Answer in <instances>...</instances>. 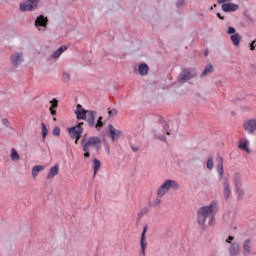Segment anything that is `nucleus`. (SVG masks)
Here are the masks:
<instances>
[{
	"mask_svg": "<svg viewBox=\"0 0 256 256\" xmlns=\"http://www.w3.org/2000/svg\"><path fill=\"white\" fill-rule=\"evenodd\" d=\"M2 125H4V127H11V122H9V120H7V118H3Z\"/></svg>",
	"mask_w": 256,
	"mask_h": 256,
	"instance_id": "obj_36",
	"label": "nucleus"
},
{
	"mask_svg": "<svg viewBox=\"0 0 256 256\" xmlns=\"http://www.w3.org/2000/svg\"><path fill=\"white\" fill-rule=\"evenodd\" d=\"M109 117H117V109H112L108 111Z\"/></svg>",
	"mask_w": 256,
	"mask_h": 256,
	"instance_id": "obj_35",
	"label": "nucleus"
},
{
	"mask_svg": "<svg viewBox=\"0 0 256 256\" xmlns=\"http://www.w3.org/2000/svg\"><path fill=\"white\" fill-rule=\"evenodd\" d=\"M45 167L43 165H36L32 168V177H37L39 175L40 171H43Z\"/></svg>",
	"mask_w": 256,
	"mask_h": 256,
	"instance_id": "obj_26",
	"label": "nucleus"
},
{
	"mask_svg": "<svg viewBox=\"0 0 256 256\" xmlns=\"http://www.w3.org/2000/svg\"><path fill=\"white\" fill-rule=\"evenodd\" d=\"M230 39H231L233 45L235 47H238L239 43H241V34L235 33V34L231 35Z\"/></svg>",
	"mask_w": 256,
	"mask_h": 256,
	"instance_id": "obj_24",
	"label": "nucleus"
},
{
	"mask_svg": "<svg viewBox=\"0 0 256 256\" xmlns=\"http://www.w3.org/2000/svg\"><path fill=\"white\" fill-rule=\"evenodd\" d=\"M63 77H65V79H67V81H69V79H71V74H69V72H64Z\"/></svg>",
	"mask_w": 256,
	"mask_h": 256,
	"instance_id": "obj_42",
	"label": "nucleus"
},
{
	"mask_svg": "<svg viewBox=\"0 0 256 256\" xmlns=\"http://www.w3.org/2000/svg\"><path fill=\"white\" fill-rule=\"evenodd\" d=\"M41 129H42V138H43V141H45V139L47 138V133H49V130L47 129V126L43 122L41 123Z\"/></svg>",
	"mask_w": 256,
	"mask_h": 256,
	"instance_id": "obj_30",
	"label": "nucleus"
},
{
	"mask_svg": "<svg viewBox=\"0 0 256 256\" xmlns=\"http://www.w3.org/2000/svg\"><path fill=\"white\" fill-rule=\"evenodd\" d=\"M76 118L81 121L87 119V110H84L81 104H78L75 110Z\"/></svg>",
	"mask_w": 256,
	"mask_h": 256,
	"instance_id": "obj_16",
	"label": "nucleus"
},
{
	"mask_svg": "<svg viewBox=\"0 0 256 256\" xmlns=\"http://www.w3.org/2000/svg\"><path fill=\"white\" fill-rule=\"evenodd\" d=\"M50 103H51V106H50V107H52V109H57V107H58V105H59V101H58L56 98H54L53 100H51Z\"/></svg>",
	"mask_w": 256,
	"mask_h": 256,
	"instance_id": "obj_34",
	"label": "nucleus"
},
{
	"mask_svg": "<svg viewBox=\"0 0 256 256\" xmlns=\"http://www.w3.org/2000/svg\"><path fill=\"white\" fill-rule=\"evenodd\" d=\"M233 184L235 189H239V187H243V175L241 173L239 172L234 173Z\"/></svg>",
	"mask_w": 256,
	"mask_h": 256,
	"instance_id": "obj_18",
	"label": "nucleus"
},
{
	"mask_svg": "<svg viewBox=\"0 0 256 256\" xmlns=\"http://www.w3.org/2000/svg\"><path fill=\"white\" fill-rule=\"evenodd\" d=\"M255 40L251 42L250 44V51H255Z\"/></svg>",
	"mask_w": 256,
	"mask_h": 256,
	"instance_id": "obj_43",
	"label": "nucleus"
},
{
	"mask_svg": "<svg viewBox=\"0 0 256 256\" xmlns=\"http://www.w3.org/2000/svg\"><path fill=\"white\" fill-rule=\"evenodd\" d=\"M56 175H59V165L58 164H56L50 168L46 178L54 179L56 177Z\"/></svg>",
	"mask_w": 256,
	"mask_h": 256,
	"instance_id": "obj_20",
	"label": "nucleus"
},
{
	"mask_svg": "<svg viewBox=\"0 0 256 256\" xmlns=\"http://www.w3.org/2000/svg\"><path fill=\"white\" fill-rule=\"evenodd\" d=\"M235 31L236 30L234 27H229L227 33H228V35H235Z\"/></svg>",
	"mask_w": 256,
	"mask_h": 256,
	"instance_id": "obj_40",
	"label": "nucleus"
},
{
	"mask_svg": "<svg viewBox=\"0 0 256 256\" xmlns=\"http://www.w3.org/2000/svg\"><path fill=\"white\" fill-rule=\"evenodd\" d=\"M216 163V171L218 173V177L219 179H223V176L225 175V170L223 169V157L218 156Z\"/></svg>",
	"mask_w": 256,
	"mask_h": 256,
	"instance_id": "obj_13",
	"label": "nucleus"
},
{
	"mask_svg": "<svg viewBox=\"0 0 256 256\" xmlns=\"http://www.w3.org/2000/svg\"><path fill=\"white\" fill-rule=\"evenodd\" d=\"M194 77H197V73H195V70L186 68L180 72L177 77V81L181 85H183L184 83H187V81H191V79H194Z\"/></svg>",
	"mask_w": 256,
	"mask_h": 256,
	"instance_id": "obj_4",
	"label": "nucleus"
},
{
	"mask_svg": "<svg viewBox=\"0 0 256 256\" xmlns=\"http://www.w3.org/2000/svg\"><path fill=\"white\" fill-rule=\"evenodd\" d=\"M10 61L14 67H19V65H21V63H23V61H24L23 53L18 52V53L12 54Z\"/></svg>",
	"mask_w": 256,
	"mask_h": 256,
	"instance_id": "obj_10",
	"label": "nucleus"
},
{
	"mask_svg": "<svg viewBox=\"0 0 256 256\" xmlns=\"http://www.w3.org/2000/svg\"><path fill=\"white\" fill-rule=\"evenodd\" d=\"M10 158H11V161H14V163H17V161L21 159V156H19V153L15 148H12L10 152Z\"/></svg>",
	"mask_w": 256,
	"mask_h": 256,
	"instance_id": "obj_25",
	"label": "nucleus"
},
{
	"mask_svg": "<svg viewBox=\"0 0 256 256\" xmlns=\"http://www.w3.org/2000/svg\"><path fill=\"white\" fill-rule=\"evenodd\" d=\"M236 193L238 194V197H243L245 195V191L239 187V189H235Z\"/></svg>",
	"mask_w": 256,
	"mask_h": 256,
	"instance_id": "obj_38",
	"label": "nucleus"
},
{
	"mask_svg": "<svg viewBox=\"0 0 256 256\" xmlns=\"http://www.w3.org/2000/svg\"><path fill=\"white\" fill-rule=\"evenodd\" d=\"M249 145V139L240 138L237 147L238 149H240V151H244L245 153H247V155H249V153H251V148H249Z\"/></svg>",
	"mask_w": 256,
	"mask_h": 256,
	"instance_id": "obj_9",
	"label": "nucleus"
},
{
	"mask_svg": "<svg viewBox=\"0 0 256 256\" xmlns=\"http://www.w3.org/2000/svg\"><path fill=\"white\" fill-rule=\"evenodd\" d=\"M206 167L211 171L213 167H215V163L213 162V157H209L207 162H206Z\"/></svg>",
	"mask_w": 256,
	"mask_h": 256,
	"instance_id": "obj_31",
	"label": "nucleus"
},
{
	"mask_svg": "<svg viewBox=\"0 0 256 256\" xmlns=\"http://www.w3.org/2000/svg\"><path fill=\"white\" fill-rule=\"evenodd\" d=\"M169 189H181V186L175 180H166L157 190V197H165L169 193Z\"/></svg>",
	"mask_w": 256,
	"mask_h": 256,
	"instance_id": "obj_3",
	"label": "nucleus"
},
{
	"mask_svg": "<svg viewBox=\"0 0 256 256\" xmlns=\"http://www.w3.org/2000/svg\"><path fill=\"white\" fill-rule=\"evenodd\" d=\"M39 0H26L24 3L20 4L21 11H33V9H37V5Z\"/></svg>",
	"mask_w": 256,
	"mask_h": 256,
	"instance_id": "obj_6",
	"label": "nucleus"
},
{
	"mask_svg": "<svg viewBox=\"0 0 256 256\" xmlns=\"http://www.w3.org/2000/svg\"><path fill=\"white\" fill-rule=\"evenodd\" d=\"M208 54H209V52L206 51V52H205V55H208Z\"/></svg>",
	"mask_w": 256,
	"mask_h": 256,
	"instance_id": "obj_50",
	"label": "nucleus"
},
{
	"mask_svg": "<svg viewBox=\"0 0 256 256\" xmlns=\"http://www.w3.org/2000/svg\"><path fill=\"white\" fill-rule=\"evenodd\" d=\"M69 47L67 45H62L60 46L53 54H52V59H59L65 51H67Z\"/></svg>",
	"mask_w": 256,
	"mask_h": 256,
	"instance_id": "obj_19",
	"label": "nucleus"
},
{
	"mask_svg": "<svg viewBox=\"0 0 256 256\" xmlns=\"http://www.w3.org/2000/svg\"><path fill=\"white\" fill-rule=\"evenodd\" d=\"M94 127H96V129H98V131H99V129H101V127H103V117H102V116H100V117L98 118V121H97V123L94 125Z\"/></svg>",
	"mask_w": 256,
	"mask_h": 256,
	"instance_id": "obj_33",
	"label": "nucleus"
},
{
	"mask_svg": "<svg viewBox=\"0 0 256 256\" xmlns=\"http://www.w3.org/2000/svg\"><path fill=\"white\" fill-rule=\"evenodd\" d=\"M235 239L233 236H229L228 239L226 240V243H231Z\"/></svg>",
	"mask_w": 256,
	"mask_h": 256,
	"instance_id": "obj_47",
	"label": "nucleus"
},
{
	"mask_svg": "<svg viewBox=\"0 0 256 256\" xmlns=\"http://www.w3.org/2000/svg\"><path fill=\"white\" fill-rule=\"evenodd\" d=\"M237 9H239L238 4L231 3V2L222 4V11H224V13H233L237 11Z\"/></svg>",
	"mask_w": 256,
	"mask_h": 256,
	"instance_id": "obj_15",
	"label": "nucleus"
},
{
	"mask_svg": "<svg viewBox=\"0 0 256 256\" xmlns=\"http://www.w3.org/2000/svg\"><path fill=\"white\" fill-rule=\"evenodd\" d=\"M48 22L49 20L47 19V17L40 15L35 20V27L36 29H38V31H45Z\"/></svg>",
	"mask_w": 256,
	"mask_h": 256,
	"instance_id": "obj_8",
	"label": "nucleus"
},
{
	"mask_svg": "<svg viewBox=\"0 0 256 256\" xmlns=\"http://www.w3.org/2000/svg\"><path fill=\"white\" fill-rule=\"evenodd\" d=\"M161 205V197L157 196L154 200L149 202V207H159Z\"/></svg>",
	"mask_w": 256,
	"mask_h": 256,
	"instance_id": "obj_29",
	"label": "nucleus"
},
{
	"mask_svg": "<svg viewBox=\"0 0 256 256\" xmlns=\"http://www.w3.org/2000/svg\"><path fill=\"white\" fill-rule=\"evenodd\" d=\"M95 117H97V112L93 110L86 111V120L90 127H95Z\"/></svg>",
	"mask_w": 256,
	"mask_h": 256,
	"instance_id": "obj_17",
	"label": "nucleus"
},
{
	"mask_svg": "<svg viewBox=\"0 0 256 256\" xmlns=\"http://www.w3.org/2000/svg\"><path fill=\"white\" fill-rule=\"evenodd\" d=\"M243 129L248 133V135H253L256 131V120L255 119H249L246 120L243 124Z\"/></svg>",
	"mask_w": 256,
	"mask_h": 256,
	"instance_id": "obj_7",
	"label": "nucleus"
},
{
	"mask_svg": "<svg viewBox=\"0 0 256 256\" xmlns=\"http://www.w3.org/2000/svg\"><path fill=\"white\" fill-rule=\"evenodd\" d=\"M131 150H132L134 153H137V151H139V147H137V146H131Z\"/></svg>",
	"mask_w": 256,
	"mask_h": 256,
	"instance_id": "obj_45",
	"label": "nucleus"
},
{
	"mask_svg": "<svg viewBox=\"0 0 256 256\" xmlns=\"http://www.w3.org/2000/svg\"><path fill=\"white\" fill-rule=\"evenodd\" d=\"M213 71V65L208 64L206 65L204 71L201 74V77H207V75H209V73H211Z\"/></svg>",
	"mask_w": 256,
	"mask_h": 256,
	"instance_id": "obj_28",
	"label": "nucleus"
},
{
	"mask_svg": "<svg viewBox=\"0 0 256 256\" xmlns=\"http://www.w3.org/2000/svg\"><path fill=\"white\" fill-rule=\"evenodd\" d=\"M49 111H50L51 115H53V116L57 115V111L55 109H53V107H50Z\"/></svg>",
	"mask_w": 256,
	"mask_h": 256,
	"instance_id": "obj_44",
	"label": "nucleus"
},
{
	"mask_svg": "<svg viewBox=\"0 0 256 256\" xmlns=\"http://www.w3.org/2000/svg\"><path fill=\"white\" fill-rule=\"evenodd\" d=\"M138 73L142 77H145L149 73V66L146 63H142L138 66Z\"/></svg>",
	"mask_w": 256,
	"mask_h": 256,
	"instance_id": "obj_21",
	"label": "nucleus"
},
{
	"mask_svg": "<svg viewBox=\"0 0 256 256\" xmlns=\"http://www.w3.org/2000/svg\"><path fill=\"white\" fill-rule=\"evenodd\" d=\"M147 213H149V208L147 207L142 208L138 213V219H141V217H143V215H147Z\"/></svg>",
	"mask_w": 256,
	"mask_h": 256,
	"instance_id": "obj_32",
	"label": "nucleus"
},
{
	"mask_svg": "<svg viewBox=\"0 0 256 256\" xmlns=\"http://www.w3.org/2000/svg\"><path fill=\"white\" fill-rule=\"evenodd\" d=\"M109 129V137L112 139V141H117L119 137H121L122 133L121 130H117L115 127H113L112 124L108 126Z\"/></svg>",
	"mask_w": 256,
	"mask_h": 256,
	"instance_id": "obj_12",
	"label": "nucleus"
},
{
	"mask_svg": "<svg viewBox=\"0 0 256 256\" xmlns=\"http://www.w3.org/2000/svg\"><path fill=\"white\" fill-rule=\"evenodd\" d=\"M239 249H240L239 244H237V243L231 244L228 249L229 255H231V256L239 255Z\"/></svg>",
	"mask_w": 256,
	"mask_h": 256,
	"instance_id": "obj_22",
	"label": "nucleus"
},
{
	"mask_svg": "<svg viewBox=\"0 0 256 256\" xmlns=\"http://www.w3.org/2000/svg\"><path fill=\"white\" fill-rule=\"evenodd\" d=\"M163 133H166V135H171V132L169 131V124H165L163 126Z\"/></svg>",
	"mask_w": 256,
	"mask_h": 256,
	"instance_id": "obj_37",
	"label": "nucleus"
},
{
	"mask_svg": "<svg viewBox=\"0 0 256 256\" xmlns=\"http://www.w3.org/2000/svg\"><path fill=\"white\" fill-rule=\"evenodd\" d=\"M93 169H94V175H97V171L101 169V161H99L97 158L93 160Z\"/></svg>",
	"mask_w": 256,
	"mask_h": 256,
	"instance_id": "obj_27",
	"label": "nucleus"
},
{
	"mask_svg": "<svg viewBox=\"0 0 256 256\" xmlns=\"http://www.w3.org/2000/svg\"><path fill=\"white\" fill-rule=\"evenodd\" d=\"M251 247H252L251 240L249 239L245 240L243 243V251L245 256L251 255Z\"/></svg>",
	"mask_w": 256,
	"mask_h": 256,
	"instance_id": "obj_23",
	"label": "nucleus"
},
{
	"mask_svg": "<svg viewBox=\"0 0 256 256\" xmlns=\"http://www.w3.org/2000/svg\"><path fill=\"white\" fill-rule=\"evenodd\" d=\"M218 211H219V206L215 202L209 204L208 206H203V207L199 208L197 211L198 225L200 227H203V225H205V223L208 219L209 227H214L215 215H217Z\"/></svg>",
	"mask_w": 256,
	"mask_h": 256,
	"instance_id": "obj_1",
	"label": "nucleus"
},
{
	"mask_svg": "<svg viewBox=\"0 0 256 256\" xmlns=\"http://www.w3.org/2000/svg\"><path fill=\"white\" fill-rule=\"evenodd\" d=\"M81 147L84 152V158L89 159L91 153H99L101 150V138L97 136H92L87 139V134L81 139Z\"/></svg>",
	"mask_w": 256,
	"mask_h": 256,
	"instance_id": "obj_2",
	"label": "nucleus"
},
{
	"mask_svg": "<svg viewBox=\"0 0 256 256\" xmlns=\"http://www.w3.org/2000/svg\"><path fill=\"white\" fill-rule=\"evenodd\" d=\"M217 17L222 20L224 19L223 16H221V13H217Z\"/></svg>",
	"mask_w": 256,
	"mask_h": 256,
	"instance_id": "obj_48",
	"label": "nucleus"
},
{
	"mask_svg": "<svg viewBox=\"0 0 256 256\" xmlns=\"http://www.w3.org/2000/svg\"><path fill=\"white\" fill-rule=\"evenodd\" d=\"M223 197L224 199H229L231 197V184H229V179L225 178L222 182Z\"/></svg>",
	"mask_w": 256,
	"mask_h": 256,
	"instance_id": "obj_11",
	"label": "nucleus"
},
{
	"mask_svg": "<svg viewBox=\"0 0 256 256\" xmlns=\"http://www.w3.org/2000/svg\"><path fill=\"white\" fill-rule=\"evenodd\" d=\"M146 233H147V226L143 228V232L140 238L141 255H145V250L147 249V238L145 236Z\"/></svg>",
	"mask_w": 256,
	"mask_h": 256,
	"instance_id": "obj_14",
	"label": "nucleus"
},
{
	"mask_svg": "<svg viewBox=\"0 0 256 256\" xmlns=\"http://www.w3.org/2000/svg\"><path fill=\"white\" fill-rule=\"evenodd\" d=\"M227 0H218V3H225Z\"/></svg>",
	"mask_w": 256,
	"mask_h": 256,
	"instance_id": "obj_49",
	"label": "nucleus"
},
{
	"mask_svg": "<svg viewBox=\"0 0 256 256\" xmlns=\"http://www.w3.org/2000/svg\"><path fill=\"white\" fill-rule=\"evenodd\" d=\"M155 137H157V139H160V141H165V136L161 135V134H157V132H154Z\"/></svg>",
	"mask_w": 256,
	"mask_h": 256,
	"instance_id": "obj_41",
	"label": "nucleus"
},
{
	"mask_svg": "<svg viewBox=\"0 0 256 256\" xmlns=\"http://www.w3.org/2000/svg\"><path fill=\"white\" fill-rule=\"evenodd\" d=\"M53 133L54 135L59 136L61 135V129L59 127H55Z\"/></svg>",
	"mask_w": 256,
	"mask_h": 256,
	"instance_id": "obj_39",
	"label": "nucleus"
},
{
	"mask_svg": "<svg viewBox=\"0 0 256 256\" xmlns=\"http://www.w3.org/2000/svg\"><path fill=\"white\" fill-rule=\"evenodd\" d=\"M68 133L71 139H75V144L78 145L79 139H81V134L83 133V123L68 128Z\"/></svg>",
	"mask_w": 256,
	"mask_h": 256,
	"instance_id": "obj_5",
	"label": "nucleus"
},
{
	"mask_svg": "<svg viewBox=\"0 0 256 256\" xmlns=\"http://www.w3.org/2000/svg\"><path fill=\"white\" fill-rule=\"evenodd\" d=\"M183 0H178L177 2H176V7H181V5H183Z\"/></svg>",
	"mask_w": 256,
	"mask_h": 256,
	"instance_id": "obj_46",
	"label": "nucleus"
}]
</instances>
